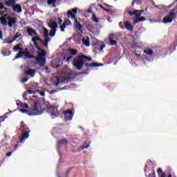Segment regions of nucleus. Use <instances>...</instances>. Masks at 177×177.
<instances>
[{
  "label": "nucleus",
  "instance_id": "1",
  "mask_svg": "<svg viewBox=\"0 0 177 177\" xmlns=\"http://www.w3.org/2000/svg\"><path fill=\"white\" fill-rule=\"evenodd\" d=\"M86 62H92V58L86 55H80L73 58V66H74L77 70H82L84 66H85V67H101V66H103V64L100 63L93 62L88 64Z\"/></svg>",
  "mask_w": 177,
  "mask_h": 177
},
{
  "label": "nucleus",
  "instance_id": "2",
  "mask_svg": "<svg viewBox=\"0 0 177 177\" xmlns=\"http://www.w3.org/2000/svg\"><path fill=\"white\" fill-rule=\"evenodd\" d=\"M26 51H19L18 54L15 56V59H20L25 56L28 57V59H35L37 64H39V67H44L45 66V63H46V59L44 57H35V55H31L28 50V49L26 48Z\"/></svg>",
  "mask_w": 177,
  "mask_h": 177
},
{
  "label": "nucleus",
  "instance_id": "3",
  "mask_svg": "<svg viewBox=\"0 0 177 177\" xmlns=\"http://www.w3.org/2000/svg\"><path fill=\"white\" fill-rule=\"evenodd\" d=\"M37 41L41 42L43 46H44L45 48H48V45L49 42H50V38L44 39V40L39 38V36H35L32 38V41L35 45V48H36V49H37V50H39L40 52V53H38L39 56L37 57H42V56H46V51L41 48L39 45H38V42H37Z\"/></svg>",
  "mask_w": 177,
  "mask_h": 177
},
{
  "label": "nucleus",
  "instance_id": "4",
  "mask_svg": "<svg viewBox=\"0 0 177 177\" xmlns=\"http://www.w3.org/2000/svg\"><path fill=\"white\" fill-rule=\"evenodd\" d=\"M31 102H33V107L31 109L29 115H39L42 114L44 111L41 108V100L37 96L33 95L30 99Z\"/></svg>",
  "mask_w": 177,
  "mask_h": 177
},
{
  "label": "nucleus",
  "instance_id": "5",
  "mask_svg": "<svg viewBox=\"0 0 177 177\" xmlns=\"http://www.w3.org/2000/svg\"><path fill=\"white\" fill-rule=\"evenodd\" d=\"M78 12V8H75L72 9L71 10H68L67 11V17L70 18V16L71 19H73L75 20V27L78 30V31H80V32H82V25L80 23H78V19H77V17H75V13H77Z\"/></svg>",
  "mask_w": 177,
  "mask_h": 177
},
{
  "label": "nucleus",
  "instance_id": "6",
  "mask_svg": "<svg viewBox=\"0 0 177 177\" xmlns=\"http://www.w3.org/2000/svg\"><path fill=\"white\" fill-rule=\"evenodd\" d=\"M30 128H26L22 130V133H21V136L19 137V141L17 142V145H15V150L17 149V148L19 147V145L20 143H22L23 140H24V139H28L29 136H30Z\"/></svg>",
  "mask_w": 177,
  "mask_h": 177
},
{
  "label": "nucleus",
  "instance_id": "7",
  "mask_svg": "<svg viewBox=\"0 0 177 177\" xmlns=\"http://www.w3.org/2000/svg\"><path fill=\"white\" fill-rule=\"evenodd\" d=\"M108 39L111 46H114L118 44V35L111 33L109 35Z\"/></svg>",
  "mask_w": 177,
  "mask_h": 177
},
{
  "label": "nucleus",
  "instance_id": "8",
  "mask_svg": "<svg viewBox=\"0 0 177 177\" xmlns=\"http://www.w3.org/2000/svg\"><path fill=\"white\" fill-rule=\"evenodd\" d=\"M175 13L169 12V15L165 17H163V23L164 24H168L169 23H172L174 19H175Z\"/></svg>",
  "mask_w": 177,
  "mask_h": 177
},
{
  "label": "nucleus",
  "instance_id": "9",
  "mask_svg": "<svg viewBox=\"0 0 177 177\" xmlns=\"http://www.w3.org/2000/svg\"><path fill=\"white\" fill-rule=\"evenodd\" d=\"M64 118L66 121H71L74 117V113L72 110H68L64 111Z\"/></svg>",
  "mask_w": 177,
  "mask_h": 177
},
{
  "label": "nucleus",
  "instance_id": "10",
  "mask_svg": "<svg viewBox=\"0 0 177 177\" xmlns=\"http://www.w3.org/2000/svg\"><path fill=\"white\" fill-rule=\"evenodd\" d=\"M7 20L8 22H7V24L10 28H12L13 27V25L16 24L17 22V18L16 17H12L10 16L7 17Z\"/></svg>",
  "mask_w": 177,
  "mask_h": 177
},
{
  "label": "nucleus",
  "instance_id": "11",
  "mask_svg": "<svg viewBox=\"0 0 177 177\" xmlns=\"http://www.w3.org/2000/svg\"><path fill=\"white\" fill-rule=\"evenodd\" d=\"M145 10H136L133 12L132 11H128V15H129V16H133V15H135L136 17H140V16H142V13H144Z\"/></svg>",
  "mask_w": 177,
  "mask_h": 177
},
{
  "label": "nucleus",
  "instance_id": "12",
  "mask_svg": "<svg viewBox=\"0 0 177 177\" xmlns=\"http://www.w3.org/2000/svg\"><path fill=\"white\" fill-rule=\"evenodd\" d=\"M24 73L25 75H30L31 78H33V77H35L36 71L35 69H28V70L24 71Z\"/></svg>",
  "mask_w": 177,
  "mask_h": 177
},
{
  "label": "nucleus",
  "instance_id": "13",
  "mask_svg": "<svg viewBox=\"0 0 177 177\" xmlns=\"http://www.w3.org/2000/svg\"><path fill=\"white\" fill-rule=\"evenodd\" d=\"M6 6H8V8H13L15 5H16V0H8L5 1Z\"/></svg>",
  "mask_w": 177,
  "mask_h": 177
},
{
  "label": "nucleus",
  "instance_id": "14",
  "mask_svg": "<svg viewBox=\"0 0 177 177\" xmlns=\"http://www.w3.org/2000/svg\"><path fill=\"white\" fill-rule=\"evenodd\" d=\"M48 26L51 30H56V28H57V23L52 20H50L49 23L48 24Z\"/></svg>",
  "mask_w": 177,
  "mask_h": 177
},
{
  "label": "nucleus",
  "instance_id": "15",
  "mask_svg": "<svg viewBox=\"0 0 177 177\" xmlns=\"http://www.w3.org/2000/svg\"><path fill=\"white\" fill-rule=\"evenodd\" d=\"M0 21L2 26H8V15H4L1 18H0Z\"/></svg>",
  "mask_w": 177,
  "mask_h": 177
},
{
  "label": "nucleus",
  "instance_id": "16",
  "mask_svg": "<svg viewBox=\"0 0 177 177\" xmlns=\"http://www.w3.org/2000/svg\"><path fill=\"white\" fill-rule=\"evenodd\" d=\"M49 109L54 110L50 113L51 117H58L59 116V112L57 111V109H55L53 106H50L49 107Z\"/></svg>",
  "mask_w": 177,
  "mask_h": 177
},
{
  "label": "nucleus",
  "instance_id": "17",
  "mask_svg": "<svg viewBox=\"0 0 177 177\" xmlns=\"http://www.w3.org/2000/svg\"><path fill=\"white\" fill-rule=\"evenodd\" d=\"M157 172L159 177H165V173L162 171V169L158 168ZM167 177H172V174H169Z\"/></svg>",
  "mask_w": 177,
  "mask_h": 177
},
{
  "label": "nucleus",
  "instance_id": "18",
  "mask_svg": "<svg viewBox=\"0 0 177 177\" xmlns=\"http://www.w3.org/2000/svg\"><path fill=\"white\" fill-rule=\"evenodd\" d=\"M12 10L14 12H17V13H21L22 9L21 6L20 4H17L12 7Z\"/></svg>",
  "mask_w": 177,
  "mask_h": 177
},
{
  "label": "nucleus",
  "instance_id": "19",
  "mask_svg": "<svg viewBox=\"0 0 177 177\" xmlns=\"http://www.w3.org/2000/svg\"><path fill=\"white\" fill-rule=\"evenodd\" d=\"M124 26L126 30H129V31H133V26H132V24H131L129 21L124 22Z\"/></svg>",
  "mask_w": 177,
  "mask_h": 177
},
{
  "label": "nucleus",
  "instance_id": "20",
  "mask_svg": "<svg viewBox=\"0 0 177 177\" xmlns=\"http://www.w3.org/2000/svg\"><path fill=\"white\" fill-rule=\"evenodd\" d=\"M28 35H30V37H33L34 35H37L38 33L34 30V29L31 28H28V29L26 30Z\"/></svg>",
  "mask_w": 177,
  "mask_h": 177
},
{
  "label": "nucleus",
  "instance_id": "21",
  "mask_svg": "<svg viewBox=\"0 0 177 177\" xmlns=\"http://www.w3.org/2000/svg\"><path fill=\"white\" fill-rule=\"evenodd\" d=\"M82 43L84 44V45H85V46H91V43L89 42V37L86 36V37H84L82 39Z\"/></svg>",
  "mask_w": 177,
  "mask_h": 177
},
{
  "label": "nucleus",
  "instance_id": "22",
  "mask_svg": "<svg viewBox=\"0 0 177 177\" xmlns=\"http://www.w3.org/2000/svg\"><path fill=\"white\" fill-rule=\"evenodd\" d=\"M146 21V17H138L137 19H136L133 24H138V23H140V21Z\"/></svg>",
  "mask_w": 177,
  "mask_h": 177
},
{
  "label": "nucleus",
  "instance_id": "23",
  "mask_svg": "<svg viewBox=\"0 0 177 177\" xmlns=\"http://www.w3.org/2000/svg\"><path fill=\"white\" fill-rule=\"evenodd\" d=\"M135 5L139 6V5H142V1H140V0H133L131 2V8H135Z\"/></svg>",
  "mask_w": 177,
  "mask_h": 177
},
{
  "label": "nucleus",
  "instance_id": "24",
  "mask_svg": "<svg viewBox=\"0 0 177 177\" xmlns=\"http://www.w3.org/2000/svg\"><path fill=\"white\" fill-rule=\"evenodd\" d=\"M144 53H145V55H148L149 56H151V55H153L154 52L153 51V50L149 48H147L146 49L144 50Z\"/></svg>",
  "mask_w": 177,
  "mask_h": 177
},
{
  "label": "nucleus",
  "instance_id": "25",
  "mask_svg": "<svg viewBox=\"0 0 177 177\" xmlns=\"http://www.w3.org/2000/svg\"><path fill=\"white\" fill-rule=\"evenodd\" d=\"M67 143H68V140H67V139L66 138L57 141L58 146H60L62 145H67Z\"/></svg>",
  "mask_w": 177,
  "mask_h": 177
},
{
  "label": "nucleus",
  "instance_id": "26",
  "mask_svg": "<svg viewBox=\"0 0 177 177\" xmlns=\"http://www.w3.org/2000/svg\"><path fill=\"white\" fill-rule=\"evenodd\" d=\"M21 46H23V44H17L15 46H14L13 50H15V51L23 50V48H21Z\"/></svg>",
  "mask_w": 177,
  "mask_h": 177
},
{
  "label": "nucleus",
  "instance_id": "27",
  "mask_svg": "<svg viewBox=\"0 0 177 177\" xmlns=\"http://www.w3.org/2000/svg\"><path fill=\"white\" fill-rule=\"evenodd\" d=\"M44 28V33H43V35L44 36L45 39H46L48 38H50L49 37V31L46 29V28Z\"/></svg>",
  "mask_w": 177,
  "mask_h": 177
},
{
  "label": "nucleus",
  "instance_id": "28",
  "mask_svg": "<svg viewBox=\"0 0 177 177\" xmlns=\"http://www.w3.org/2000/svg\"><path fill=\"white\" fill-rule=\"evenodd\" d=\"M56 1L57 0H47L48 5H53V8H56Z\"/></svg>",
  "mask_w": 177,
  "mask_h": 177
},
{
  "label": "nucleus",
  "instance_id": "29",
  "mask_svg": "<svg viewBox=\"0 0 177 177\" xmlns=\"http://www.w3.org/2000/svg\"><path fill=\"white\" fill-rule=\"evenodd\" d=\"M69 51H70V55H72L73 56L77 55V53H78V50L77 49H71V48H70Z\"/></svg>",
  "mask_w": 177,
  "mask_h": 177
},
{
  "label": "nucleus",
  "instance_id": "30",
  "mask_svg": "<svg viewBox=\"0 0 177 177\" xmlns=\"http://www.w3.org/2000/svg\"><path fill=\"white\" fill-rule=\"evenodd\" d=\"M68 82H71V77H64V80L62 81V84H68Z\"/></svg>",
  "mask_w": 177,
  "mask_h": 177
},
{
  "label": "nucleus",
  "instance_id": "31",
  "mask_svg": "<svg viewBox=\"0 0 177 177\" xmlns=\"http://www.w3.org/2000/svg\"><path fill=\"white\" fill-rule=\"evenodd\" d=\"M48 35L50 37H53L54 35H56V29H51L50 30Z\"/></svg>",
  "mask_w": 177,
  "mask_h": 177
},
{
  "label": "nucleus",
  "instance_id": "32",
  "mask_svg": "<svg viewBox=\"0 0 177 177\" xmlns=\"http://www.w3.org/2000/svg\"><path fill=\"white\" fill-rule=\"evenodd\" d=\"M11 53H12L11 51H6V50L1 51V55H3V56H9Z\"/></svg>",
  "mask_w": 177,
  "mask_h": 177
},
{
  "label": "nucleus",
  "instance_id": "33",
  "mask_svg": "<svg viewBox=\"0 0 177 177\" xmlns=\"http://www.w3.org/2000/svg\"><path fill=\"white\" fill-rule=\"evenodd\" d=\"M66 21H64V23L62 24V25H60V26H59V28H60L62 32H64V28H66Z\"/></svg>",
  "mask_w": 177,
  "mask_h": 177
},
{
  "label": "nucleus",
  "instance_id": "34",
  "mask_svg": "<svg viewBox=\"0 0 177 177\" xmlns=\"http://www.w3.org/2000/svg\"><path fill=\"white\" fill-rule=\"evenodd\" d=\"M20 128H21V129H26V128H28V127H27V125L26 124V123H24V121H21V122H20Z\"/></svg>",
  "mask_w": 177,
  "mask_h": 177
},
{
  "label": "nucleus",
  "instance_id": "35",
  "mask_svg": "<svg viewBox=\"0 0 177 177\" xmlns=\"http://www.w3.org/2000/svg\"><path fill=\"white\" fill-rule=\"evenodd\" d=\"M104 48H106V45H98L97 46V47H95V49H97L98 50H103V49H104Z\"/></svg>",
  "mask_w": 177,
  "mask_h": 177
},
{
  "label": "nucleus",
  "instance_id": "36",
  "mask_svg": "<svg viewBox=\"0 0 177 177\" xmlns=\"http://www.w3.org/2000/svg\"><path fill=\"white\" fill-rule=\"evenodd\" d=\"M19 37H21V33L19 34V32H17L14 38L12 39V41H16V39Z\"/></svg>",
  "mask_w": 177,
  "mask_h": 177
},
{
  "label": "nucleus",
  "instance_id": "37",
  "mask_svg": "<svg viewBox=\"0 0 177 177\" xmlns=\"http://www.w3.org/2000/svg\"><path fill=\"white\" fill-rule=\"evenodd\" d=\"M93 21L95 23H99V19L96 17L95 14H93Z\"/></svg>",
  "mask_w": 177,
  "mask_h": 177
},
{
  "label": "nucleus",
  "instance_id": "38",
  "mask_svg": "<svg viewBox=\"0 0 177 177\" xmlns=\"http://www.w3.org/2000/svg\"><path fill=\"white\" fill-rule=\"evenodd\" d=\"M51 66L53 68H59L60 67L59 64L55 65L53 64V62L51 63Z\"/></svg>",
  "mask_w": 177,
  "mask_h": 177
},
{
  "label": "nucleus",
  "instance_id": "39",
  "mask_svg": "<svg viewBox=\"0 0 177 177\" xmlns=\"http://www.w3.org/2000/svg\"><path fill=\"white\" fill-rule=\"evenodd\" d=\"M27 81H28V78H27V77H24V78L21 80L22 84H26V82H27Z\"/></svg>",
  "mask_w": 177,
  "mask_h": 177
},
{
  "label": "nucleus",
  "instance_id": "40",
  "mask_svg": "<svg viewBox=\"0 0 177 177\" xmlns=\"http://www.w3.org/2000/svg\"><path fill=\"white\" fill-rule=\"evenodd\" d=\"M26 93H28V95H32V94L35 93V91H32L31 90H28L26 91Z\"/></svg>",
  "mask_w": 177,
  "mask_h": 177
},
{
  "label": "nucleus",
  "instance_id": "41",
  "mask_svg": "<svg viewBox=\"0 0 177 177\" xmlns=\"http://www.w3.org/2000/svg\"><path fill=\"white\" fill-rule=\"evenodd\" d=\"M28 93H24V94H23V98H24V100H27V96H28Z\"/></svg>",
  "mask_w": 177,
  "mask_h": 177
},
{
  "label": "nucleus",
  "instance_id": "42",
  "mask_svg": "<svg viewBox=\"0 0 177 177\" xmlns=\"http://www.w3.org/2000/svg\"><path fill=\"white\" fill-rule=\"evenodd\" d=\"M148 177H156V171H153V173L149 174Z\"/></svg>",
  "mask_w": 177,
  "mask_h": 177
},
{
  "label": "nucleus",
  "instance_id": "43",
  "mask_svg": "<svg viewBox=\"0 0 177 177\" xmlns=\"http://www.w3.org/2000/svg\"><path fill=\"white\" fill-rule=\"evenodd\" d=\"M57 91L56 90H51L49 91L50 95H53V93H56Z\"/></svg>",
  "mask_w": 177,
  "mask_h": 177
},
{
  "label": "nucleus",
  "instance_id": "44",
  "mask_svg": "<svg viewBox=\"0 0 177 177\" xmlns=\"http://www.w3.org/2000/svg\"><path fill=\"white\" fill-rule=\"evenodd\" d=\"M73 56H69V57H68L67 58H66V62H70V60H71V59H73Z\"/></svg>",
  "mask_w": 177,
  "mask_h": 177
},
{
  "label": "nucleus",
  "instance_id": "45",
  "mask_svg": "<svg viewBox=\"0 0 177 177\" xmlns=\"http://www.w3.org/2000/svg\"><path fill=\"white\" fill-rule=\"evenodd\" d=\"M2 9H5V6H3V3H0V10H2Z\"/></svg>",
  "mask_w": 177,
  "mask_h": 177
},
{
  "label": "nucleus",
  "instance_id": "46",
  "mask_svg": "<svg viewBox=\"0 0 177 177\" xmlns=\"http://www.w3.org/2000/svg\"><path fill=\"white\" fill-rule=\"evenodd\" d=\"M22 107L24 109H28V104H23Z\"/></svg>",
  "mask_w": 177,
  "mask_h": 177
},
{
  "label": "nucleus",
  "instance_id": "47",
  "mask_svg": "<svg viewBox=\"0 0 177 177\" xmlns=\"http://www.w3.org/2000/svg\"><path fill=\"white\" fill-rule=\"evenodd\" d=\"M12 153H13V151H10V152H8L6 153V157H10L12 156Z\"/></svg>",
  "mask_w": 177,
  "mask_h": 177
},
{
  "label": "nucleus",
  "instance_id": "48",
  "mask_svg": "<svg viewBox=\"0 0 177 177\" xmlns=\"http://www.w3.org/2000/svg\"><path fill=\"white\" fill-rule=\"evenodd\" d=\"M62 23H63V19H61L60 17L58 18V24H61Z\"/></svg>",
  "mask_w": 177,
  "mask_h": 177
},
{
  "label": "nucleus",
  "instance_id": "49",
  "mask_svg": "<svg viewBox=\"0 0 177 177\" xmlns=\"http://www.w3.org/2000/svg\"><path fill=\"white\" fill-rule=\"evenodd\" d=\"M60 84V80H59V77H57V82L55 83V86H57Z\"/></svg>",
  "mask_w": 177,
  "mask_h": 177
},
{
  "label": "nucleus",
  "instance_id": "50",
  "mask_svg": "<svg viewBox=\"0 0 177 177\" xmlns=\"http://www.w3.org/2000/svg\"><path fill=\"white\" fill-rule=\"evenodd\" d=\"M175 3H176V1H174L171 4H170L168 8H172L174 6V5H175Z\"/></svg>",
  "mask_w": 177,
  "mask_h": 177
},
{
  "label": "nucleus",
  "instance_id": "51",
  "mask_svg": "<svg viewBox=\"0 0 177 177\" xmlns=\"http://www.w3.org/2000/svg\"><path fill=\"white\" fill-rule=\"evenodd\" d=\"M45 70H46V73L47 74H49V73H50V71H49V68H48V67H46V68H45Z\"/></svg>",
  "mask_w": 177,
  "mask_h": 177
},
{
  "label": "nucleus",
  "instance_id": "52",
  "mask_svg": "<svg viewBox=\"0 0 177 177\" xmlns=\"http://www.w3.org/2000/svg\"><path fill=\"white\" fill-rule=\"evenodd\" d=\"M98 6H99V8H101V9H103V10H104V9H106V8H104V6H103V5H102V4H99Z\"/></svg>",
  "mask_w": 177,
  "mask_h": 177
},
{
  "label": "nucleus",
  "instance_id": "53",
  "mask_svg": "<svg viewBox=\"0 0 177 177\" xmlns=\"http://www.w3.org/2000/svg\"><path fill=\"white\" fill-rule=\"evenodd\" d=\"M19 111H21V113H27V109H19Z\"/></svg>",
  "mask_w": 177,
  "mask_h": 177
},
{
  "label": "nucleus",
  "instance_id": "54",
  "mask_svg": "<svg viewBox=\"0 0 177 177\" xmlns=\"http://www.w3.org/2000/svg\"><path fill=\"white\" fill-rule=\"evenodd\" d=\"M0 39H3V35H2V31L0 30Z\"/></svg>",
  "mask_w": 177,
  "mask_h": 177
},
{
  "label": "nucleus",
  "instance_id": "55",
  "mask_svg": "<svg viewBox=\"0 0 177 177\" xmlns=\"http://www.w3.org/2000/svg\"><path fill=\"white\" fill-rule=\"evenodd\" d=\"M105 6H106L107 8H112V6L111 5H109L107 3H104V4Z\"/></svg>",
  "mask_w": 177,
  "mask_h": 177
},
{
  "label": "nucleus",
  "instance_id": "56",
  "mask_svg": "<svg viewBox=\"0 0 177 177\" xmlns=\"http://www.w3.org/2000/svg\"><path fill=\"white\" fill-rule=\"evenodd\" d=\"M40 95L45 96V92L44 91L40 92Z\"/></svg>",
  "mask_w": 177,
  "mask_h": 177
},
{
  "label": "nucleus",
  "instance_id": "57",
  "mask_svg": "<svg viewBox=\"0 0 177 177\" xmlns=\"http://www.w3.org/2000/svg\"><path fill=\"white\" fill-rule=\"evenodd\" d=\"M105 12H110L111 10H109V9H107V8H104V10Z\"/></svg>",
  "mask_w": 177,
  "mask_h": 177
},
{
  "label": "nucleus",
  "instance_id": "58",
  "mask_svg": "<svg viewBox=\"0 0 177 177\" xmlns=\"http://www.w3.org/2000/svg\"><path fill=\"white\" fill-rule=\"evenodd\" d=\"M12 42H13V40L8 41V44H12Z\"/></svg>",
  "mask_w": 177,
  "mask_h": 177
},
{
  "label": "nucleus",
  "instance_id": "59",
  "mask_svg": "<svg viewBox=\"0 0 177 177\" xmlns=\"http://www.w3.org/2000/svg\"><path fill=\"white\" fill-rule=\"evenodd\" d=\"M147 168V165H145L144 171H146Z\"/></svg>",
  "mask_w": 177,
  "mask_h": 177
},
{
  "label": "nucleus",
  "instance_id": "60",
  "mask_svg": "<svg viewBox=\"0 0 177 177\" xmlns=\"http://www.w3.org/2000/svg\"><path fill=\"white\" fill-rule=\"evenodd\" d=\"M88 13H92V10L89 9V10H88Z\"/></svg>",
  "mask_w": 177,
  "mask_h": 177
},
{
  "label": "nucleus",
  "instance_id": "61",
  "mask_svg": "<svg viewBox=\"0 0 177 177\" xmlns=\"http://www.w3.org/2000/svg\"><path fill=\"white\" fill-rule=\"evenodd\" d=\"M175 46H177V40L174 42Z\"/></svg>",
  "mask_w": 177,
  "mask_h": 177
},
{
  "label": "nucleus",
  "instance_id": "62",
  "mask_svg": "<svg viewBox=\"0 0 177 177\" xmlns=\"http://www.w3.org/2000/svg\"><path fill=\"white\" fill-rule=\"evenodd\" d=\"M88 147H89V145L84 147L85 149H88Z\"/></svg>",
  "mask_w": 177,
  "mask_h": 177
},
{
  "label": "nucleus",
  "instance_id": "63",
  "mask_svg": "<svg viewBox=\"0 0 177 177\" xmlns=\"http://www.w3.org/2000/svg\"><path fill=\"white\" fill-rule=\"evenodd\" d=\"M4 10L6 12V10H8V8H4Z\"/></svg>",
  "mask_w": 177,
  "mask_h": 177
},
{
  "label": "nucleus",
  "instance_id": "64",
  "mask_svg": "<svg viewBox=\"0 0 177 177\" xmlns=\"http://www.w3.org/2000/svg\"><path fill=\"white\" fill-rule=\"evenodd\" d=\"M64 60H66V57H64Z\"/></svg>",
  "mask_w": 177,
  "mask_h": 177
}]
</instances>
